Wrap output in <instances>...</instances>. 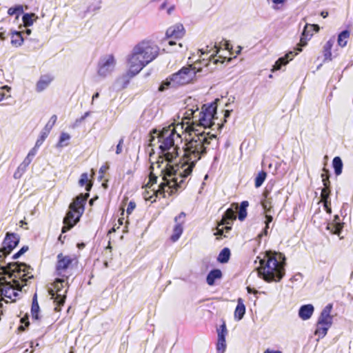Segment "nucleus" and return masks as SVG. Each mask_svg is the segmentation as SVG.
<instances>
[{"label": "nucleus", "mask_w": 353, "mask_h": 353, "mask_svg": "<svg viewBox=\"0 0 353 353\" xmlns=\"http://www.w3.org/2000/svg\"><path fill=\"white\" fill-rule=\"evenodd\" d=\"M136 207V204L134 201H130V203L128 205L126 212L127 214H130L132 212V211L134 210Z\"/></svg>", "instance_id": "09e8293b"}, {"label": "nucleus", "mask_w": 353, "mask_h": 353, "mask_svg": "<svg viewBox=\"0 0 353 353\" xmlns=\"http://www.w3.org/2000/svg\"><path fill=\"white\" fill-rule=\"evenodd\" d=\"M330 327L327 326L325 324L317 323L315 334L318 335L319 338H323L327 334V330Z\"/></svg>", "instance_id": "c756f323"}, {"label": "nucleus", "mask_w": 353, "mask_h": 353, "mask_svg": "<svg viewBox=\"0 0 353 353\" xmlns=\"http://www.w3.org/2000/svg\"><path fill=\"white\" fill-rule=\"evenodd\" d=\"M330 177V171L326 169V168H323V173L321 174V178L322 179H329Z\"/></svg>", "instance_id": "603ef678"}, {"label": "nucleus", "mask_w": 353, "mask_h": 353, "mask_svg": "<svg viewBox=\"0 0 353 353\" xmlns=\"http://www.w3.org/2000/svg\"><path fill=\"white\" fill-rule=\"evenodd\" d=\"M72 259L70 256H64L62 253L57 255V263L56 270L59 275H62L63 271L66 270L72 263Z\"/></svg>", "instance_id": "ddd939ff"}, {"label": "nucleus", "mask_w": 353, "mask_h": 353, "mask_svg": "<svg viewBox=\"0 0 353 353\" xmlns=\"http://www.w3.org/2000/svg\"><path fill=\"white\" fill-rule=\"evenodd\" d=\"M39 310L40 308L37 301V294H35L32 298V303L31 307V314L33 319L39 320L40 319L39 316Z\"/></svg>", "instance_id": "b1692460"}, {"label": "nucleus", "mask_w": 353, "mask_h": 353, "mask_svg": "<svg viewBox=\"0 0 353 353\" xmlns=\"http://www.w3.org/2000/svg\"><path fill=\"white\" fill-rule=\"evenodd\" d=\"M23 13V7L22 5H16L11 7L8 10V14L10 16L16 15V19H18L19 16Z\"/></svg>", "instance_id": "c85d7f7f"}, {"label": "nucleus", "mask_w": 353, "mask_h": 353, "mask_svg": "<svg viewBox=\"0 0 353 353\" xmlns=\"http://www.w3.org/2000/svg\"><path fill=\"white\" fill-rule=\"evenodd\" d=\"M37 18V16L32 12L23 14L22 17L23 26L25 27L31 26Z\"/></svg>", "instance_id": "393cba45"}, {"label": "nucleus", "mask_w": 353, "mask_h": 353, "mask_svg": "<svg viewBox=\"0 0 353 353\" xmlns=\"http://www.w3.org/2000/svg\"><path fill=\"white\" fill-rule=\"evenodd\" d=\"M65 280L63 279H57L54 282V289L50 288L48 293L51 299H54L56 304L54 310L59 311L61 306L63 305L65 301L67 290H63Z\"/></svg>", "instance_id": "0eeeda50"}, {"label": "nucleus", "mask_w": 353, "mask_h": 353, "mask_svg": "<svg viewBox=\"0 0 353 353\" xmlns=\"http://www.w3.org/2000/svg\"><path fill=\"white\" fill-rule=\"evenodd\" d=\"M330 188H323L321 190V197L322 201H330Z\"/></svg>", "instance_id": "37998d69"}, {"label": "nucleus", "mask_w": 353, "mask_h": 353, "mask_svg": "<svg viewBox=\"0 0 353 353\" xmlns=\"http://www.w3.org/2000/svg\"><path fill=\"white\" fill-rule=\"evenodd\" d=\"M28 250V246H23L17 253L12 256L13 259H19L21 255L26 252Z\"/></svg>", "instance_id": "a18cd8bd"}, {"label": "nucleus", "mask_w": 353, "mask_h": 353, "mask_svg": "<svg viewBox=\"0 0 353 353\" xmlns=\"http://www.w3.org/2000/svg\"><path fill=\"white\" fill-rule=\"evenodd\" d=\"M218 333V341H225V336L227 334V328L225 323H223L217 330Z\"/></svg>", "instance_id": "ea45409f"}, {"label": "nucleus", "mask_w": 353, "mask_h": 353, "mask_svg": "<svg viewBox=\"0 0 353 353\" xmlns=\"http://www.w3.org/2000/svg\"><path fill=\"white\" fill-rule=\"evenodd\" d=\"M226 347V343L225 341H218L217 345H216V349L219 352H223Z\"/></svg>", "instance_id": "49530a36"}, {"label": "nucleus", "mask_w": 353, "mask_h": 353, "mask_svg": "<svg viewBox=\"0 0 353 353\" xmlns=\"http://www.w3.org/2000/svg\"><path fill=\"white\" fill-rule=\"evenodd\" d=\"M200 112L202 113H206V114H209L210 117L216 119V106L212 103L210 104L208 107H205V105H204L202 111Z\"/></svg>", "instance_id": "7c9ffc66"}, {"label": "nucleus", "mask_w": 353, "mask_h": 353, "mask_svg": "<svg viewBox=\"0 0 353 353\" xmlns=\"http://www.w3.org/2000/svg\"><path fill=\"white\" fill-rule=\"evenodd\" d=\"M116 59L113 54L102 56L98 62V75L105 78L110 75L114 70Z\"/></svg>", "instance_id": "1a4fd4ad"}, {"label": "nucleus", "mask_w": 353, "mask_h": 353, "mask_svg": "<svg viewBox=\"0 0 353 353\" xmlns=\"http://www.w3.org/2000/svg\"><path fill=\"white\" fill-rule=\"evenodd\" d=\"M265 199L261 201V205L265 213H270L271 209L273 207L272 201L271 198H269L268 194H265Z\"/></svg>", "instance_id": "473e14b6"}, {"label": "nucleus", "mask_w": 353, "mask_h": 353, "mask_svg": "<svg viewBox=\"0 0 353 353\" xmlns=\"http://www.w3.org/2000/svg\"><path fill=\"white\" fill-rule=\"evenodd\" d=\"M221 226H219V224L217 225L216 231L214 232V235L216 236H223L224 233L223 228H220Z\"/></svg>", "instance_id": "5fc2aeb1"}, {"label": "nucleus", "mask_w": 353, "mask_h": 353, "mask_svg": "<svg viewBox=\"0 0 353 353\" xmlns=\"http://www.w3.org/2000/svg\"><path fill=\"white\" fill-rule=\"evenodd\" d=\"M37 147H34L28 154V155L30 157H32L33 159V157L35 156L36 154V152H37Z\"/></svg>", "instance_id": "052dcab7"}, {"label": "nucleus", "mask_w": 353, "mask_h": 353, "mask_svg": "<svg viewBox=\"0 0 353 353\" xmlns=\"http://www.w3.org/2000/svg\"><path fill=\"white\" fill-rule=\"evenodd\" d=\"M183 232V227L181 223H177L174 228L173 234L171 236V240L173 242L176 241L181 236Z\"/></svg>", "instance_id": "2f4dec72"}, {"label": "nucleus", "mask_w": 353, "mask_h": 353, "mask_svg": "<svg viewBox=\"0 0 353 353\" xmlns=\"http://www.w3.org/2000/svg\"><path fill=\"white\" fill-rule=\"evenodd\" d=\"M221 226L222 227V228H223L224 232H225V233L229 232L232 230L231 225H221Z\"/></svg>", "instance_id": "e2e57ef3"}, {"label": "nucleus", "mask_w": 353, "mask_h": 353, "mask_svg": "<svg viewBox=\"0 0 353 353\" xmlns=\"http://www.w3.org/2000/svg\"><path fill=\"white\" fill-rule=\"evenodd\" d=\"M266 176H267V174L264 171H261L260 172H259V174H257V176L255 178V183L254 184H255L256 188H259L260 186L262 185L264 181L265 180Z\"/></svg>", "instance_id": "58836bf2"}, {"label": "nucleus", "mask_w": 353, "mask_h": 353, "mask_svg": "<svg viewBox=\"0 0 353 353\" xmlns=\"http://www.w3.org/2000/svg\"><path fill=\"white\" fill-rule=\"evenodd\" d=\"M28 167V165L23 163V162L19 165L18 170L21 172L22 173H24L26 170L27 168Z\"/></svg>", "instance_id": "6e6d98bb"}, {"label": "nucleus", "mask_w": 353, "mask_h": 353, "mask_svg": "<svg viewBox=\"0 0 353 353\" xmlns=\"http://www.w3.org/2000/svg\"><path fill=\"white\" fill-rule=\"evenodd\" d=\"M333 42L331 40H329L326 42V43L324 46V57L325 61L329 60L330 61L332 59V52L331 49L332 47Z\"/></svg>", "instance_id": "e433bc0d"}, {"label": "nucleus", "mask_w": 353, "mask_h": 353, "mask_svg": "<svg viewBox=\"0 0 353 353\" xmlns=\"http://www.w3.org/2000/svg\"><path fill=\"white\" fill-rule=\"evenodd\" d=\"M222 272L219 269H213L208 274L206 277L207 283L209 285H214L216 279H221Z\"/></svg>", "instance_id": "aec40b11"}, {"label": "nucleus", "mask_w": 353, "mask_h": 353, "mask_svg": "<svg viewBox=\"0 0 353 353\" xmlns=\"http://www.w3.org/2000/svg\"><path fill=\"white\" fill-rule=\"evenodd\" d=\"M88 197L89 193L80 194L70 204V210L63 219L64 225L61 229L63 233L70 230L79 220L84 212V206Z\"/></svg>", "instance_id": "20e7f679"}, {"label": "nucleus", "mask_w": 353, "mask_h": 353, "mask_svg": "<svg viewBox=\"0 0 353 353\" xmlns=\"http://www.w3.org/2000/svg\"><path fill=\"white\" fill-rule=\"evenodd\" d=\"M88 3L87 12H94L100 8V0H86Z\"/></svg>", "instance_id": "c9c22d12"}, {"label": "nucleus", "mask_w": 353, "mask_h": 353, "mask_svg": "<svg viewBox=\"0 0 353 353\" xmlns=\"http://www.w3.org/2000/svg\"><path fill=\"white\" fill-rule=\"evenodd\" d=\"M79 184L80 186H83L85 185V190L88 192L91 190L92 185V183H88V176L85 172L81 175Z\"/></svg>", "instance_id": "72a5a7b5"}, {"label": "nucleus", "mask_w": 353, "mask_h": 353, "mask_svg": "<svg viewBox=\"0 0 353 353\" xmlns=\"http://www.w3.org/2000/svg\"><path fill=\"white\" fill-rule=\"evenodd\" d=\"M332 305H327L321 311L318 319V324H325L327 326H331L332 324V316H331V310Z\"/></svg>", "instance_id": "4468645a"}, {"label": "nucleus", "mask_w": 353, "mask_h": 353, "mask_svg": "<svg viewBox=\"0 0 353 353\" xmlns=\"http://www.w3.org/2000/svg\"><path fill=\"white\" fill-rule=\"evenodd\" d=\"M245 312V306L243 303V301L241 298H239L237 300V305L234 311V318L237 321H240L243 319Z\"/></svg>", "instance_id": "412c9836"}, {"label": "nucleus", "mask_w": 353, "mask_h": 353, "mask_svg": "<svg viewBox=\"0 0 353 353\" xmlns=\"http://www.w3.org/2000/svg\"><path fill=\"white\" fill-rule=\"evenodd\" d=\"M0 269L12 281H8L5 276H0V295L4 298L15 301L24 285L28 279H32L33 275L29 270L30 266L24 263L10 262L6 265H0Z\"/></svg>", "instance_id": "f03ea898"}, {"label": "nucleus", "mask_w": 353, "mask_h": 353, "mask_svg": "<svg viewBox=\"0 0 353 353\" xmlns=\"http://www.w3.org/2000/svg\"><path fill=\"white\" fill-rule=\"evenodd\" d=\"M314 311V307L312 304H305L300 307L299 310V316L303 321L311 318Z\"/></svg>", "instance_id": "a211bd4d"}, {"label": "nucleus", "mask_w": 353, "mask_h": 353, "mask_svg": "<svg viewBox=\"0 0 353 353\" xmlns=\"http://www.w3.org/2000/svg\"><path fill=\"white\" fill-rule=\"evenodd\" d=\"M223 46L225 50H230L232 49V46L228 41H224Z\"/></svg>", "instance_id": "338daca9"}, {"label": "nucleus", "mask_w": 353, "mask_h": 353, "mask_svg": "<svg viewBox=\"0 0 353 353\" xmlns=\"http://www.w3.org/2000/svg\"><path fill=\"white\" fill-rule=\"evenodd\" d=\"M239 205L236 203H233L231 207L229 208L222 216L221 220L219 222V226L224 225H232L233 221L236 219L235 210H238Z\"/></svg>", "instance_id": "9b49d317"}, {"label": "nucleus", "mask_w": 353, "mask_h": 353, "mask_svg": "<svg viewBox=\"0 0 353 353\" xmlns=\"http://www.w3.org/2000/svg\"><path fill=\"white\" fill-rule=\"evenodd\" d=\"M159 48L157 46L154 45L150 41H142L136 45L132 51V59L137 60L136 56L141 55L142 58V63H139L137 68H143L153 60H154L159 54Z\"/></svg>", "instance_id": "423d86ee"}, {"label": "nucleus", "mask_w": 353, "mask_h": 353, "mask_svg": "<svg viewBox=\"0 0 353 353\" xmlns=\"http://www.w3.org/2000/svg\"><path fill=\"white\" fill-rule=\"evenodd\" d=\"M52 78L49 75L41 76L36 85V91L41 92L46 90L52 82Z\"/></svg>", "instance_id": "6ab92c4d"}, {"label": "nucleus", "mask_w": 353, "mask_h": 353, "mask_svg": "<svg viewBox=\"0 0 353 353\" xmlns=\"http://www.w3.org/2000/svg\"><path fill=\"white\" fill-rule=\"evenodd\" d=\"M57 119V115H55V114L52 115L50 117V121L48 122V123L46 125V126L43 129L50 133V131L51 130L53 125L56 123Z\"/></svg>", "instance_id": "79ce46f5"}, {"label": "nucleus", "mask_w": 353, "mask_h": 353, "mask_svg": "<svg viewBox=\"0 0 353 353\" xmlns=\"http://www.w3.org/2000/svg\"><path fill=\"white\" fill-rule=\"evenodd\" d=\"M185 30L183 26L181 23H177L172 27H170L165 32L168 38L181 39L184 35Z\"/></svg>", "instance_id": "dca6fc26"}, {"label": "nucleus", "mask_w": 353, "mask_h": 353, "mask_svg": "<svg viewBox=\"0 0 353 353\" xmlns=\"http://www.w3.org/2000/svg\"><path fill=\"white\" fill-rule=\"evenodd\" d=\"M350 36V32L348 30L342 31L338 37V43L340 46L344 47L347 44V39Z\"/></svg>", "instance_id": "f704fd0d"}, {"label": "nucleus", "mask_w": 353, "mask_h": 353, "mask_svg": "<svg viewBox=\"0 0 353 353\" xmlns=\"http://www.w3.org/2000/svg\"><path fill=\"white\" fill-rule=\"evenodd\" d=\"M137 57V60L132 59V53L128 57V71L127 72V75L132 78L137 74H138L143 68H137V65H139V63H142V58L141 55L136 56Z\"/></svg>", "instance_id": "f8f14e48"}, {"label": "nucleus", "mask_w": 353, "mask_h": 353, "mask_svg": "<svg viewBox=\"0 0 353 353\" xmlns=\"http://www.w3.org/2000/svg\"><path fill=\"white\" fill-rule=\"evenodd\" d=\"M21 322L22 323H24L25 324V327L23 325H20L19 327V330H21V331H24L25 329H26V327H28L29 325V321H28V317H23L21 319Z\"/></svg>", "instance_id": "de8ad7c7"}, {"label": "nucleus", "mask_w": 353, "mask_h": 353, "mask_svg": "<svg viewBox=\"0 0 353 353\" xmlns=\"http://www.w3.org/2000/svg\"><path fill=\"white\" fill-rule=\"evenodd\" d=\"M263 353H282V352L279 350H272L268 349L265 351H264Z\"/></svg>", "instance_id": "774afa93"}, {"label": "nucleus", "mask_w": 353, "mask_h": 353, "mask_svg": "<svg viewBox=\"0 0 353 353\" xmlns=\"http://www.w3.org/2000/svg\"><path fill=\"white\" fill-rule=\"evenodd\" d=\"M185 216V214L184 212H181L179 216H176L174 220L177 222L179 220L183 219Z\"/></svg>", "instance_id": "69168bd1"}, {"label": "nucleus", "mask_w": 353, "mask_h": 353, "mask_svg": "<svg viewBox=\"0 0 353 353\" xmlns=\"http://www.w3.org/2000/svg\"><path fill=\"white\" fill-rule=\"evenodd\" d=\"M249 205L248 201H243L241 203L238 209V219L239 221H243L247 216V208Z\"/></svg>", "instance_id": "a878e982"}, {"label": "nucleus", "mask_w": 353, "mask_h": 353, "mask_svg": "<svg viewBox=\"0 0 353 353\" xmlns=\"http://www.w3.org/2000/svg\"><path fill=\"white\" fill-rule=\"evenodd\" d=\"M186 114H188V117L192 116L194 125L196 123L197 126L203 127L204 128H210L213 125H215L214 119L216 118L210 117V115L206 114V113L199 112L198 108L194 111L192 109L187 110Z\"/></svg>", "instance_id": "9d476101"}, {"label": "nucleus", "mask_w": 353, "mask_h": 353, "mask_svg": "<svg viewBox=\"0 0 353 353\" xmlns=\"http://www.w3.org/2000/svg\"><path fill=\"white\" fill-rule=\"evenodd\" d=\"M32 158L29 157L28 155H27V157L23 160V163L29 165L30 163L32 162Z\"/></svg>", "instance_id": "0e129e2a"}, {"label": "nucleus", "mask_w": 353, "mask_h": 353, "mask_svg": "<svg viewBox=\"0 0 353 353\" xmlns=\"http://www.w3.org/2000/svg\"><path fill=\"white\" fill-rule=\"evenodd\" d=\"M199 71L192 65L184 66L163 81L159 88V90L162 92L169 88H176L189 83L194 79Z\"/></svg>", "instance_id": "39448f33"}, {"label": "nucleus", "mask_w": 353, "mask_h": 353, "mask_svg": "<svg viewBox=\"0 0 353 353\" xmlns=\"http://www.w3.org/2000/svg\"><path fill=\"white\" fill-rule=\"evenodd\" d=\"M273 217L269 213H265V225L269 226V224L272 221Z\"/></svg>", "instance_id": "864d4df0"}, {"label": "nucleus", "mask_w": 353, "mask_h": 353, "mask_svg": "<svg viewBox=\"0 0 353 353\" xmlns=\"http://www.w3.org/2000/svg\"><path fill=\"white\" fill-rule=\"evenodd\" d=\"M230 254H231L230 250L228 248H224L220 252V253L217 257V261L219 263H225L229 261Z\"/></svg>", "instance_id": "cd10ccee"}, {"label": "nucleus", "mask_w": 353, "mask_h": 353, "mask_svg": "<svg viewBox=\"0 0 353 353\" xmlns=\"http://www.w3.org/2000/svg\"><path fill=\"white\" fill-rule=\"evenodd\" d=\"M158 177L152 173V172H150L149 176V181L146 185L147 188H152L154 184H156L157 182Z\"/></svg>", "instance_id": "c03bdc74"}, {"label": "nucleus", "mask_w": 353, "mask_h": 353, "mask_svg": "<svg viewBox=\"0 0 353 353\" xmlns=\"http://www.w3.org/2000/svg\"><path fill=\"white\" fill-rule=\"evenodd\" d=\"M25 40L29 41H36L35 40H32V39H28L27 38H24L22 35L21 32L15 31L12 34L11 43L12 45L15 46H20Z\"/></svg>", "instance_id": "4be33fe9"}, {"label": "nucleus", "mask_w": 353, "mask_h": 353, "mask_svg": "<svg viewBox=\"0 0 353 353\" xmlns=\"http://www.w3.org/2000/svg\"><path fill=\"white\" fill-rule=\"evenodd\" d=\"M338 221H339V216L338 215H335L334 216V221H336V223H329L327 226V229L330 230V232L332 234L339 235L342 230L343 225L341 223L338 222Z\"/></svg>", "instance_id": "5701e85b"}, {"label": "nucleus", "mask_w": 353, "mask_h": 353, "mask_svg": "<svg viewBox=\"0 0 353 353\" xmlns=\"http://www.w3.org/2000/svg\"><path fill=\"white\" fill-rule=\"evenodd\" d=\"M19 236L15 233L7 232L0 249V262L3 263L4 258L10 254L19 243Z\"/></svg>", "instance_id": "6e6552de"}, {"label": "nucleus", "mask_w": 353, "mask_h": 353, "mask_svg": "<svg viewBox=\"0 0 353 353\" xmlns=\"http://www.w3.org/2000/svg\"><path fill=\"white\" fill-rule=\"evenodd\" d=\"M323 184L324 185V188H330V181L329 179H322Z\"/></svg>", "instance_id": "4d7b16f0"}, {"label": "nucleus", "mask_w": 353, "mask_h": 353, "mask_svg": "<svg viewBox=\"0 0 353 353\" xmlns=\"http://www.w3.org/2000/svg\"><path fill=\"white\" fill-rule=\"evenodd\" d=\"M108 168V166L107 165H103L101 167V168L99 169V174H101L100 176V178H103V173L107 170V169Z\"/></svg>", "instance_id": "13d9d810"}, {"label": "nucleus", "mask_w": 353, "mask_h": 353, "mask_svg": "<svg viewBox=\"0 0 353 353\" xmlns=\"http://www.w3.org/2000/svg\"><path fill=\"white\" fill-rule=\"evenodd\" d=\"M298 52L290 51L285 57H280L273 65L272 71L279 70L281 69L282 66L285 65L290 60H292L293 57L296 55Z\"/></svg>", "instance_id": "f3484780"}, {"label": "nucleus", "mask_w": 353, "mask_h": 353, "mask_svg": "<svg viewBox=\"0 0 353 353\" xmlns=\"http://www.w3.org/2000/svg\"><path fill=\"white\" fill-rule=\"evenodd\" d=\"M260 266L258 274L267 282L279 281L285 275V257L281 253L266 251L262 259L259 256Z\"/></svg>", "instance_id": "7ed1b4c3"}, {"label": "nucleus", "mask_w": 353, "mask_h": 353, "mask_svg": "<svg viewBox=\"0 0 353 353\" xmlns=\"http://www.w3.org/2000/svg\"><path fill=\"white\" fill-rule=\"evenodd\" d=\"M268 228H269V226L265 225V227L263 229V231L258 235V237L261 238L263 235L266 236L268 234Z\"/></svg>", "instance_id": "680f3d73"}, {"label": "nucleus", "mask_w": 353, "mask_h": 353, "mask_svg": "<svg viewBox=\"0 0 353 353\" xmlns=\"http://www.w3.org/2000/svg\"><path fill=\"white\" fill-rule=\"evenodd\" d=\"M313 35L312 29H310V24H306L304 27V29L302 32L300 43L297 45L296 50L298 52H301L303 47L305 46L307 43V41L310 39L312 36Z\"/></svg>", "instance_id": "2eb2a0df"}, {"label": "nucleus", "mask_w": 353, "mask_h": 353, "mask_svg": "<svg viewBox=\"0 0 353 353\" xmlns=\"http://www.w3.org/2000/svg\"><path fill=\"white\" fill-rule=\"evenodd\" d=\"M323 207H324L325 211L327 212V213L331 214L332 209H331V202H330V201H323Z\"/></svg>", "instance_id": "8fccbe9b"}, {"label": "nucleus", "mask_w": 353, "mask_h": 353, "mask_svg": "<svg viewBox=\"0 0 353 353\" xmlns=\"http://www.w3.org/2000/svg\"><path fill=\"white\" fill-rule=\"evenodd\" d=\"M310 29H312L313 32H318L320 30V27L317 24H310Z\"/></svg>", "instance_id": "bf43d9fd"}, {"label": "nucleus", "mask_w": 353, "mask_h": 353, "mask_svg": "<svg viewBox=\"0 0 353 353\" xmlns=\"http://www.w3.org/2000/svg\"><path fill=\"white\" fill-rule=\"evenodd\" d=\"M48 134H49V132H48L46 130L43 129V130L41 132L40 137H39V139L36 141L35 147H39L40 145H41V144L43 143L44 140L48 136Z\"/></svg>", "instance_id": "a19ab883"}, {"label": "nucleus", "mask_w": 353, "mask_h": 353, "mask_svg": "<svg viewBox=\"0 0 353 353\" xmlns=\"http://www.w3.org/2000/svg\"><path fill=\"white\" fill-rule=\"evenodd\" d=\"M193 131L194 135L190 140H186L183 146L182 159L179 163L170 165V163L176 159L181 152L179 145L183 141L181 136L176 132L175 126L170 125L159 132L154 130L153 132L157 135H151L150 145L154 146L159 144V148L161 155L168 163L165 168L161 170L162 181L158 189L153 188L151 190L152 194L148 190L144 192L143 196L146 201L153 203L156 201L159 194L165 197V193H168L171 196L185 187V179L191 174L196 162L206 154L207 148L211 143V141L216 138V134L210 132H200L195 128H193Z\"/></svg>", "instance_id": "f257e3e1"}, {"label": "nucleus", "mask_w": 353, "mask_h": 353, "mask_svg": "<svg viewBox=\"0 0 353 353\" xmlns=\"http://www.w3.org/2000/svg\"><path fill=\"white\" fill-rule=\"evenodd\" d=\"M332 166L336 176L340 175L343 170V161L339 157H335L332 160Z\"/></svg>", "instance_id": "bb28decb"}, {"label": "nucleus", "mask_w": 353, "mask_h": 353, "mask_svg": "<svg viewBox=\"0 0 353 353\" xmlns=\"http://www.w3.org/2000/svg\"><path fill=\"white\" fill-rule=\"evenodd\" d=\"M123 141H124L123 138H121L119 140V143H118V144L117 145V149H116V154H121L122 152V145L123 144Z\"/></svg>", "instance_id": "3c124183"}, {"label": "nucleus", "mask_w": 353, "mask_h": 353, "mask_svg": "<svg viewBox=\"0 0 353 353\" xmlns=\"http://www.w3.org/2000/svg\"><path fill=\"white\" fill-rule=\"evenodd\" d=\"M70 139V136L69 134L65 132H62L60 135L59 142L57 143V147H64L68 145V141Z\"/></svg>", "instance_id": "4c0bfd02"}]
</instances>
